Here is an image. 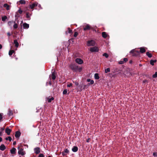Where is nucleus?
Listing matches in <instances>:
<instances>
[{
    "instance_id": "21",
    "label": "nucleus",
    "mask_w": 157,
    "mask_h": 157,
    "mask_svg": "<svg viewBox=\"0 0 157 157\" xmlns=\"http://www.w3.org/2000/svg\"><path fill=\"white\" fill-rule=\"evenodd\" d=\"M94 78L95 79H98L99 78V77L98 74L97 73H96L94 75Z\"/></svg>"
},
{
    "instance_id": "22",
    "label": "nucleus",
    "mask_w": 157,
    "mask_h": 157,
    "mask_svg": "<svg viewBox=\"0 0 157 157\" xmlns=\"http://www.w3.org/2000/svg\"><path fill=\"white\" fill-rule=\"evenodd\" d=\"M156 60H151L150 61V63L152 65H154V63L156 62Z\"/></svg>"
},
{
    "instance_id": "43",
    "label": "nucleus",
    "mask_w": 157,
    "mask_h": 157,
    "mask_svg": "<svg viewBox=\"0 0 157 157\" xmlns=\"http://www.w3.org/2000/svg\"><path fill=\"white\" fill-rule=\"evenodd\" d=\"M124 62L123 61V60L122 61H121L119 62V63L120 64H122L124 63Z\"/></svg>"
},
{
    "instance_id": "3",
    "label": "nucleus",
    "mask_w": 157,
    "mask_h": 157,
    "mask_svg": "<svg viewBox=\"0 0 157 157\" xmlns=\"http://www.w3.org/2000/svg\"><path fill=\"white\" fill-rule=\"evenodd\" d=\"M18 153L20 155H24L25 154V152L24 151L23 149L22 148L19 149L18 151Z\"/></svg>"
},
{
    "instance_id": "7",
    "label": "nucleus",
    "mask_w": 157,
    "mask_h": 157,
    "mask_svg": "<svg viewBox=\"0 0 157 157\" xmlns=\"http://www.w3.org/2000/svg\"><path fill=\"white\" fill-rule=\"evenodd\" d=\"M71 68L75 71H77V69L78 68V66L75 65H72L71 66Z\"/></svg>"
},
{
    "instance_id": "57",
    "label": "nucleus",
    "mask_w": 157,
    "mask_h": 157,
    "mask_svg": "<svg viewBox=\"0 0 157 157\" xmlns=\"http://www.w3.org/2000/svg\"><path fill=\"white\" fill-rule=\"evenodd\" d=\"M49 84H50V85H51V82H49Z\"/></svg>"
},
{
    "instance_id": "28",
    "label": "nucleus",
    "mask_w": 157,
    "mask_h": 157,
    "mask_svg": "<svg viewBox=\"0 0 157 157\" xmlns=\"http://www.w3.org/2000/svg\"><path fill=\"white\" fill-rule=\"evenodd\" d=\"M19 2L21 4H25V1L24 0H21L19 1Z\"/></svg>"
},
{
    "instance_id": "12",
    "label": "nucleus",
    "mask_w": 157,
    "mask_h": 157,
    "mask_svg": "<svg viewBox=\"0 0 157 157\" xmlns=\"http://www.w3.org/2000/svg\"><path fill=\"white\" fill-rule=\"evenodd\" d=\"M16 148L13 147L10 150V152L12 154H14L16 153Z\"/></svg>"
},
{
    "instance_id": "33",
    "label": "nucleus",
    "mask_w": 157,
    "mask_h": 157,
    "mask_svg": "<svg viewBox=\"0 0 157 157\" xmlns=\"http://www.w3.org/2000/svg\"><path fill=\"white\" fill-rule=\"evenodd\" d=\"M6 140H9L10 141H11L12 140V138L10 136H9L7 138H6Z\"/></svg>"
},
{
    "instance_id": "20",
    "label": "nucleus",
    "mask_w": 157,
    "mask_h": 157,
    "mask_svg": "<svg viewBox=\"0 0 157 157\" xmlns=\"http://www.w3.org/2000/svg\"><path fill=\"white\" fill-rule=\"evenodd\" d=\"M140 52L142 53H144L146 51L145 49L143 48H140Z\"/></svg>"
},
{
    "instance_id": "51",
    "label": "nucleus",
    "mask_w": 157,
    "mask_h": 157,
    "mask_svg": "<svg viewBox=\"0 0 157 157\" xmlns=\"http://www.w3.org/2000/svg\"><path fill=\"white\" fill-rule=\"evenodd\" d=\"M16 144V141H14V142H13V145H15V144Z\"/></svg>"
},
{
    "instance_id": "27",
    "label": "nucleus",
    "mask_w": 157,
    "mask_h": 157,
    "mask_svg": "<svg viewBox=\"0 0 157 157\" xmlns=\"http://www.w3.org/2000/svg\"><path fill=\"white\" fill-rule=\"evenodd\" d=\"M110 71V69L109 68H108L107 69H106L105 70V73H107L108 72H109Z\"/></svg>"
},
{
    "instance_id": "37",
    "label": "nucleus",
    "mask_w": 157,
    "mask_h": 157,
    "mask_svg": "<svg viewBox=\"0 0 157 157\" xmlns=\"http://www.w3.org/2000/svg\"><path fill=\"white\" fill-rule=\"evenodd\" d=\"M67 30H68V33H72V30L71 29H70V28H68V29H67Z\"/></svg>"
},
{
    "instance_id": "38",
    "label": "nucleus",
    "mask_w": 157,
    "mask_h": 157,
    "mask_svg": "<svg viewBox=\"0 0 157 157\" xmlns=\"http://www.w3.org/2000/svg\"><path fill=\"white\" fill-rule=\"evenodd\" d=\"M153 156H155V157H157V152L153 153Z\"/></svg>"
},
{
    "instance_id": "55",
    "label": "nucleus",
    "mask_w": 157,
    "mask_h": 157,
    "mask_svg": "<svg viewBox=\"0 0 157 157\" xmlns=\"http://www.w3.org/2000/svg\"><path fill=\"white\" fill-rule=\"evenodd\" d=\"M2 135V132L0 131V136H1Z\"/></svg>"
},
{
    "instance_id": "15",
    "label": "nucleus",
    "mask_w": 157,
    "mask_h": 157,
    "mask_svg": "<svg viewBox=\"0 0 157 157\" xmlns=\"http://www.w3.org/2000/svg\"><path fill=\"white\" fill-rule=\"evenodd\" d=\"M6 149V147L4 144H2L0 146V149L2 151H3Z\"/></svg>"
},
{
    "instance_id": "34",
    "label": "nucleus",
    "mask_w": 157,
    "mask_h": 157,
    "mask_svg": "<svg viewBox=\"0 0 157 157\" xmlns=\"http://www.w3.org/2000/svg\"><path fill=\"white\" fill-rule=\"evenodd\" d=\"M103 56H105L106 58H107L108 57L109 55L106 53H104L103 54Z\"/></svg>"
},
{
    "instance_id": "59",
    "label": "nucleus",
    "mask_w": 157,
    "mask_h": 157,
    "mask_svg": "<svg viewBox=\"0 0 157 157\" xmlns=\"http://www.w3.org/2000/svg\"><path fill=\"white\" fill-rule=\"evenodd\" d=\"M48 157H51V156H49Z\"/></svg>"
},
{
    "instance_id": "42",
    "label": "nucleus",
    "mask_w": 157,
    "mask_h": 157,
    "mask_svg": "<svg viewBox=\"0 0 157 157\" xmlns=\"http://www.w3.org/2000/svg\"><path fill=\"white\" fill-rule=\"evenodd\" d=\"M2 114L0 113V121L2 119Z\"/></svg>"
},
{
    "instance_id": "18",
    "label": "nucleus",
    "mask_w": 157,
    "mask_h": 157,
    "mask_svg": "<svg viewBox=\"0 0 157 157\" xmlns=\"http://www.w3.org/2000/svg\"><path fill=\"white\" fill-rule=\"evenodd\" d=\"M14 43L15 44V46L16 47H18V46L19 44L16 40H14Z\"/></svg>"
},
{
    "instance_id": "44",
    "label": "nucleus",
    "mask_w": 157,
    "mask_h": 157,
    "mask_svg": "<svg viewBox=\"0 0 157 157\" xmlns=\"http://www.w3.org/2000/svg\"><path fill=\"white\" fill-rule=\"evenodd\" d=\"M64 151L65 153H68L69 152V151L67 149H65L64 150Z\"/></svg>"
},
{
    "instance_id": "2",
    "label": "nucleus",
    "mask_w": 157,
    "mask_h": 157,
    "mask_svg": "<svg viewBox=\"0 0 157 157\" xmlns=\"http://www.w3.org/2000/svg\"><path fill=\"white\" fill-rule=\"evenodd\" d=\"M90 50L92 52H98L99 50V49L98 47L95 46L90 48Z\"/></svg>"
},
{
    "instance_id": "31",
    "label": "nucleus",
    "mask_w": 157,
    "mask_h": 157,
    "mask_svg": "<svg viewBox=\"0 0 157 157\" xmlns=\"http://www.w3.org/2000/svg\"><path fill=\"white\" fill-rule=\"evenodd\" d=\"M14 24L13 26L14 28L16 29H17L18 27V25L17 24L15 23V22H14Z\"/></svg>"
},
{
    "instance_id": "48",
    "label": "nucleus",
    "mask_w": 157,
    "mask_h": 157,
    "mask_svg": "<svg viewBox=\"0 0 157 157\" xmlns=\"http://www.w3.org/2000/svg\"><path fill=\"white\" fill-rule=\"evenodd\" d=\"M134 51V50H132L130 52V53H133V52Z\"/></svg>"
},
{
    "instance_id": "49",
    "label": "nucleus",
    "mask_w": 157,
    "mask_h": 157,
    "mask_svg": "<svg viewBox=\"0 0 157 157\" xmlns=\"http://www.w3.org/2000/svg\"><path fill=\"white\" fill-rule=\"evenodd\" d=\"M147 82V81L146 80H144L143 81V82L144 83Z\"/></svg>"
},
{
    "instance_id": "56",
    "label": "nucleus",
    "mask_w": 157,
    "mask_h": 157,
    "mask_svg": "<svg viewBox=\"0 0 157 157\" xmlns=\"http://www.w3.org/2000/svg\"><path fill=\"white\" fill-rule=\"evenodd\" d=\"M67 33H67V31H66V34H67Z\"/></svg>"
},
{
    "instance_id": "45",
    "label": "nucleus",
    "mask_w": 157,
    "mask_h": 157,
    "mask_svg": "<svg viewBox=\"0 0 157 157\" xmlns=\"http://www.w3.org/2000/svg\"><path fill=\"white\" fill-rule=\"evenodd\" d=\"M38 157H44V155L43 154H41L39 155Z\"/></svg>"
},
{
    "instance_id": "1",
    "label": "nucleus",
    "mask_w": 157,
    "mask_h": 157,
    "mask_svg": "<svg viewBox=\"0 0 157 157\" xmlns=\"http://www.w3.org/2000/svg\"><path fill=\"white\" fill-rule=\"evenodd\" d=\"M95 42L94 40H89L87 41V45L88 46H94L95 45Z\"/></svg>"
},
{
    "instance_id": "50",
    "label": "nucleus",
    "mask_w": 157,
    "mask_h": 157,
    "mask_svg": "<svg viewBox=\"0 0 157 157\" xmlns=\"http://www.w3.org/2000/svg\"><path fill=\"white\" fill-rule=\"evenodd\" d=\"M89 140H90V139L89 138L88 139H87L86 140V142H89Z\"/></svg>"
},
{
    "instance_id": "32",
    "label": "nucleus",
    "mask_w": 157,
    "mask_h": 157,
    "mask_svg": "<svg viewBox=\"0 0 157 157\" xmlns=\"http://www.w3.org/2000/svg\"><path fill=\"white\" fill-rule=\"evenodd\" d=\"M72 86V84L71 83H67V87H71Z\"/></svg>"
},
{
    "instance_id": "54",
    "label": "nucleus",
    "mask_w": 157,
    "mask_h": 157,
    "mask_svg": "<svg viewBox=\"0 0 157 157\" xmlns=\"http://www.w3.org/2000/svg\"><path fill=\"white\" fill-rule=\"evenodd\" d=\"M2 138L1 137H0V142L2 141Z\"/></svg>"
},
{
    "instance_id": "53",
    "label": "nucleus",
    "mask_w": 157,
    "mask_h": 157,
    "mask_svg": "<svg viewBox=\"0 0 157 157\" xmlns=\"http://www.w3.org/2000/svg\"><path fill=\"white\" fill-rule=\"evenodd\" d=\"M2 48V45L1 44H0V49H1Z\"/></svg>"
},
{
    "instance_id": "25",
    "label": "nucleus",
    "mask_w": 157,
    "mask_h": 157,
    "mask_svg": "<svg viewBox=\"0 0 157 157\" xmlns=\"http://www.w3.org/2000/svg\"><path fill=\"white\" fill-rule=\"evenodd\" d=\"M8 114L9 116L12 115L13 114L12 111L11 110L9 109Z\"/></svg>"
},
{
    "instance_id": "40",
    "label": "nucleus",
    "mask_w": 157,
    "mask_h": 157,
    "mask_svg": "<svg viewBox=\"0 0 157 157\" xmlns=\"http://www.w3.org/2000/svg\"><path fill=\"white\" fill-rule=\"evenodd\" d=\"M18 12L19 13H20V14H21L22 13V11L20 9H19L18 10Z\"/></svg>"
},
{
    "instance_id": "52",
    "label": "nucleus",
    "mask_w": 157,
    "mask_h": 157,
    "mask_svg": "<svg viewBox=\"0 0 157 157\" xmlns=\"http://www.w3.org/2000/svg\"><path fill=\"white\" fill-rule=\"evenodd\" d=\"M7 35L9 36H10V33H7Z\"/></svg>"
},
{
    "instance_id": "24",
    "label": "nucleus",
    "mask_w": 157,
    "mask_h": 157,
    "mask_svg": "<svg viewBox=\"0 0 157 157\" xmlns=\"http://www.w3.org/2000/svg\"><path fill=\"white\" fill-rule=\"evenodd\" d=\"M14 51L13 50H10L9 52V54L10 56H11L12 55Z\"/></svg>"
},
{
    "instance_id": "47",
    "label": "nucleus",
    "mask_w": 157,
    "mask_h": 157,
    "mask_svg": "<svg viewBox=\"0 0 157 157\" xmlns=\"http://www.w3.org/2000/svg\"><path fill=\"white\" fill-rule=\"evenodd\" d=\"M12 22H11V21H9L8 22V24L9 25H12Z\"/></svg>"
},
{
    "instance_id": "19",
    "label": "nucleus",
    "mask_w": 157,
    "mask_h": 157,
    "mask_svg": "<svg viewBox=\"0 0 157 157\" xmlns=\"http://www.w3.org/2000/svg\"><path fill=\"white\" fill-rule=\"evenodd\" d=\"M87 81L88 82H90V84L91 85H92V84H93L94 83V81L93 80H91L90 78L87 79Z\"/></svg>"
},
{
    "instance_id": "29",
    "label": "nucleus",
    "mask_w": 157,
    "mask_h": 157,
    "mask_svg": "<svg viewBox=\"0 0 157 157\" xmlns=\"http://www.w3.org/2000/svg\"><path fill=\"white\" fill-rule=\"evenodd\" d=\"M7 19V17L6 16H4L2 17V20L3 21H5Z\"/></svg>"
},
{
    "instance_id": "46",
    "label": "nucleus",
    "mask_w": 157,
    "mask_h": 157,
    "mask_svg": "<svg viewBox=\"0 0 157 157\" xmlns=\"http://www.w3.org/2000/svg\"><path fill=\"white\" fill-rule=\"evenodd\" d=\"M26 17L28 18H29V13H26Z\"/></svg>"
},
{
    "instance_id": "4",
    "label": "nucleus",
    "mask_w": 157,
    "mask_h": 157,
    "mask_svg": "<svg viewBox=\"0 0 157 157\" xmlns=\"http://www.w3.org/2000/svg\"><path fill=\"white\" fill-rule=\"evenodd\" d=\"M75 62L79 64H81L83 63V60L80 58H76L75 59Z\"/></svg>"
},
{
    "instance_id": "16",
    "label": "nucleus",
    "mask_w": 157,
    "mask_h": 157,
    "mask_svg": "<svg viewBox=\"0 0 157 157\" xmlns=\"http://www.w3.org/2000/svg\"><path fill=\"white\" fill-rule=\"evenodd\" d=\"M102 35V37L104 38H106L108 36L106 33L105 32H103Z\"/></svg>"
},
{
    "instance_id": "30",
    "label": "nucleus",
    "mask_w": 157,
    "mask_h": 157,
    "mask_svg": "<svg viewBox=\"0 0 157 157\" xmlns=\"http://www.w3.org/2000/svg\"><path fill=\"white\" fill-rule=\"evenodd\" d=\"M152 77L154 78L157 77V72H155V74L153 75Z\"/></svg>"
},
{
    "instance_id": "6",
    "label": "nucleus",
    "mask_w": 157,
    "mask_h": 157,
    "mask_svg": "<svg viewBox=\"0 0 157 157\" xmlns=\"http://www.w3.org/2000/svg\"><path fill=\"white\" fill-rule=\"evenodd\" d=\"M23 29H28L29 27V25L27 23H24L23 24Z\"/></svg>"
},
{
    "instance_id": "26",
    "label": "nucleus",
    "mask_w": 157,
    "mask_h": 157,
    "mask_svg": "<svg viewBox=\"0 0 157 157\" xmlns=\"http://www.w3.org/2000/svg\"><path fill=\"white\" fill-rule=\"evenodd\" d=\"M146 55L149 58L151 57H152L151 54L149 52H147Z\"/></svg>"
},
{
    "instance_id": "5",
    "label": "nucleus",
    "mask_w": 157,
    "mask_h": 157,
    "mask_svg": "<svg viewBox=\"0 0 157 157\" xmlns=\"http://www.w3.org/2000/svg\"><path fill=\"white\" fill-rule=\"evenodd\" d=\"M90 26L88 24H87L86 25L84 26L83 28L84 30H88L90 29Z\"/></svg>"
},
{
    "instance_id": "8",
    "label": "nucleus",
    "mask_w": 157,
    "mask_h": 157,
    "mask_svg": "<svg viewBox=\"0 0 157 157\" xmlns=\"http://www.w3.org/2000/svg\"><path fill=\"white\" fill-rule=\"evenodd\" d=\"M21 135V132L19 131H17L16 132L15 135V136L16 138L19 137Z\"/></svg>"
},
{
    "instance_id": "9",
    "label": "nucleus",
    "mask_w": 157,
    "mask_h": 157,
    "mask_svg": "<svg viewBox=\"0 0 157 157\" xmlns=\"http://www.w3.org/2000/svg\"><path fill=\"white\" fill-rule=\"evenodd\" d=\"M11 132V130L9 128H6V129L5 132L7 135H9L10 134Z\"/></svg>"
},
{
    "instance_id": "41",
    "label": "nucleus",
    "mask_w": 157,
    "mask_h": 157,
    "mask_svg": "<svg viewBox=\"0 0 157 157\" xmlns=\"http://www.w3.org/2000/svg\"><path fill=\"white\" fill-rule=\"evenodd\" d=\"M128 60V59L126 58H124L123 59V61L124 62V63H125L126 61H127Z\"/></svg>"
},
{
    "instance_id": "58",
    "label": "nucleus",
    "mask_w": 157,
    "mask_h": 157,
    "mask_svg": "<svg viewBox=\"0 0 157 157\" xmlns=\"http://www.w3.org/2000/svg\"><path fill=\"white\" fill-rule=\"evenodd\" d=\"M75 84H76V85H78V83H75Z\"/></svg>"
},
{
    "instance_id": "35",
    "label": "nucleus",
    "mask_w": 157,
    "mask_h": 157,
    "mask_svg": "<svg viewBox=\"0 0 157 157\" xmlns=\"http://www.w3.org/2000/svg\"><path fill=\"white\" fill-rule=\"evenodd\" d=\"M82 67H78V68L77 69V70H78L79 72H80L82 71Z\"/></svg>"
},
{
    "instance_id": "36",
    "label": "nucleus",
    "mask_w": 157,
    "mask_h": 157,
    "mask_svg": "<svg viewBox=\"0 0 157 157\" xmlns=\"http://www.w3.org/2000/svg\"><path fill=\"white\" fill-rule=\"evenodd\" d=\"M67 93V89L64 90L63 92V94H66Z\"/></svg>"
},
{
    "instance_id": "39",
    "label": "nucleus",
    "mask_w": 157,
    "mask_h": 157,
    "mask_svg": "<svg viewBox=\"0 0 157 157\" xmlns=\"http://www.w3.org/2000/svg\"><path fill=\"white\" fill-rule=\"evenodd\" d=\"M78 35V33L77 32H75L74 34V36L75 37H76Z\"/></svg>"
},
{
    "instance_id": "11",
    "label": "nucleus",
    "mask_w": 157,
    "mask_h": 157,
    "mask_svg": "<svg viewBox=\"0 0 157 157\" xmlns=\"http://www.w3.org/2000/svg\"><path fill=\"white\" fill-rule=\"evenodd\" d=\"M37 3H33L32 5H30V7L31 9H33L35 6H37Z\"/></svg>"
},
{
    "instance_id": "14",
    "label": "nucleus",
    "mask_w": 157,
    "mask_h": 157,
    "mask_svg": "<svg viewBox=\"0 0 157 157\" xmlns=\"http://www.w3.org/2000/svg\"><path fill=\"white\" fill-rule=\"evenodd\" d=\"M78 150V148L76 146H74L72 148V151L74 152H76Z\"/></svg>"
},
{
    "instance_id": "17",
    "label": "nucleus",
    "mask_w": 157,
    "mask_h": 157,
    "mask_svg": "<svg viewBox=\"0 0 157 157\" xmlns=\"http://www.w3.org/2000/svg\"><path fill=\"white\" fill-rule=\"evenodd\" d=\"M52 78L53 80H54L56 78V76H55V71H52Z\"/></svg>"
},
{
    "instance_id": "23",
    "label": "nucleus",
    "mask_w": 157,
    "mask_h": 157,
    "mask_svg": "<svg viewBox=\"0 0 157 157\" xmlns=\"http://www.w3.org/2000/svg\"><path fill=\"white\" fill-rule=\"evenodd\" d=\"M48 101V102H50L51 101L54 100V98L53 97H51V98H47Z\"/></svg>"
},
{
    "instance_id": "13",
    "label": "nucleus",
    "mask_w": 157,
    "mask_h": 157,
    "mask_svg": "<svg viewBox=\"0 0 157 157\" xmlns=\"http://www.w3.org/2000/svg\"><path fill=\"white\" fill-rule=\"evenodd\" d=\"M34 151H35V152L36 154H38L40 152V150L39 148L38 147L35 148L34 149Z\"/></svg>"
},
{
    "instance_id": "10",
    "label": "nucleus",
    "mask_w": 157,
    "mask_h": 157,
    "mask_svg": "<svg viewBox=\"0 0 157 157\" xmlns=\"http://www.w3.org/2000/svg\"><path fill=\"white\" fill-rule=\"evenodd\" d=\"M3 6L7 10H9L10 9V6L7 4L6 3L4 4Z\"/></svg>"
}]
</instances>
